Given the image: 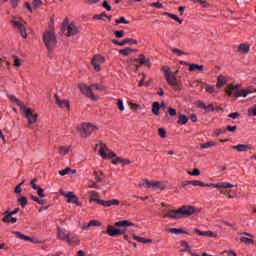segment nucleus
Returning a JSON list of instances; mask_svg holds the SVG:
<instances>
[{"label":"nucleus","instance_id":"f257e3e1","mask_svg":"<svg viewBox=\"0 0 256 256\" xmlns=\"http://www.w3.org/2000/svg\"><path fill=\"white\" fill-rule=\"evenodd\" d=\"M10 101H12V103H16V105H18V107H20L21 111H23L26 119H28V123L29 125H33V123H37V114L33 113V110H31V108H25V104H23V102L19 99H17V97L10 95L9 96Z\"/></svg>","mask_w":256,"mask_h":256},{"label":"nucleus","instance_id":"f03ea898","mask_svg":"<svg viewBox=\"0 0 256 256\" xmlns=\"http://www.w3.org/2000/svg\"><path fill=\"white\" fill-rule=\"evenodd\" d=\"M195 213V207L193 206H182L178 210H170L163 215L164 218L171 217V219H181L184 215L189 217Z\"/></svg>","mask_w":256,"mask_h":256},{"label":"nucleus","instance_id":"7ed1b4c3","mask_svg":"<svg viewBox=\"0 0 256 256\" xmlns=\"http://www.w3.org/2000/svg\"><path fill=\"white\" fill-rule=\"evenodd\" d=\"M240 87L239 85L230 84L226 87L225 92L229 97H231V95H234V97H247L250 93H255L256 91L253 87L244 90H240Z\"/></svg>","mask_w":256,"mask_h":256},{"label":"nucleus","instance_id":"20e7f679","mask_svg":"<svg viewBox=\"0 0 256 256\" xmlns=\"http://www.w3.org/2000/svg\"><path fill=\"white\" fill-rule=\"evenodd\" d=\"M79 89L81 93H83V95H86V97H89L90 99H92V101H97L99 97L93 94V89H96V91H103V86L99 84H92L91 86H87L86 84H80Z\"/></svg>","mask_w":256,"mask_h":256},{"label":"nucleus","instance_id":"39448f33","mask_svg":"<svg viewBox=\"0 0 256 256\" xmlns=\"http://www.w3.org/2000/svg\"><path fill=\"white\" fill-rule=\"evenodd\" d=\"M190 185L194 187H215L216 189H233L234 185L229 182H219L217 184H205L199 180H190Z\"/></svg>","mask_w":256,"mask_h":256},{"label":"nucleus","instance_id":"423d86ee","mask_svg":"<svg viewBox=\"0 0 256 256\" xmlns=\"http://www.w3.org/2000/svg\"><path fill=\"white\" fill-rule=\"evenodd\" d=\"M61 31L66 35V37H71L73 35H77L79 33V30L77 29V26L75 24H69V19L65 18V20L62 23Z\"/></svg>","mask_w":256,"mask_h":256},{"label":"nucleus","instance_id":"0eeeda50","mask_svg":"<svg viewBox=\"0 0 256 256\" xmlns=\"http://www.w3.org/2000/svg\"><path fill=\"white\" fill-rule=\"evenodd\" d=\"M165 79L167 83L173 87L174 91H181L183 89V84L177 81V77H175V74L171 73V71L165 70Z\"/></svg>","mask_w":256,"mask_h":256},{"label":"nucleus","instance_id":"6e6552de","mask_svg":"<svg viewBox=\"0 0 256 256\" xmlns=\"http://www.w3.org/2000/svg\"><path fill=\"white\" fill-rule=\"evenodd\" d=\"M43 41L48 51H51L53 47L57 45V38L55 37V32H53V30H49L48 32L44 33Z\"/></svg>","mask_w":256,"mask_h":256},{"label":"nucleus","instance_id":"1a4fd4ad","mask_svg":"<svg viewBox=\"0 0 256 256\" xmlns=\"http://www.w3.org/2000/svg\"><path fill=\"white\" fill-rule=\"evenodd\" d=\"M97 129V126L91 123H83L80 128L78 127V131L82 137H89V135L95 133Z\"/></svg>","mask_w":256,"mask_h":256},{"label":"nucleus","instance_id":"9d476101","mask_svg":"<svg viewBox=\"0 0 256 256\" xmlns=\"http://www.w3.org/2000/svg\"><path fill=\"white\" fill-rule=\"evenodd\" d=\"M96 147H100L99 155L102 157V159L107 157H109V159H115V157H117V154L107 148V146H105L103 143L97 144Z\"/></svg>","mask_w":256,"mask_h":256},{"label":"nucleus","instance_id":"9b49d317","mask_svg":"<svg viewBox=\"0 0 256 256\" xmlns=\"http://www.w3.org/2000/svg\"><path fill=\"white\" fill-rule=\"evenodd\" d=\"M105 63V58L101 55H95L92 59V65L95 71H101V64Z\"/></svg>","mask_w":256,"mask_h":256},{"label":"nucleus","instance_id":"f8f14e48","mask_svg":"<svg viewBox=\"0 0 256 256\" xmlns=\"http://www.w3.org/2000/svg\"><path fill=\"white\" fill-rule=\"evenodd\" d=\"M12 25H13V27H17V29H18V31H20V35H21V37H23V39H27V30H26L24 24H22L19 21L12 20Z\"/></svg>","mask_w":256,"mask_h":256},{"label":"nucleus","instance_id":"ddd939ff","mask_svg":"<svg viewBox=\"0 0 256 256\" xmlns=\"http://www.w3.org/2000/svg\"><path fill=\"white\" fill-rule=\"evenodd\" d=\"M137 63H139V65H146V67H151V62L143 54H140L139 58L133 60V65H137Z\"/></svg>","mask_w":256,"mask_h":256},{"label":"nucleus","instance_id":"4468645a","mask_svg":"<svg viewBox=\"0 0 256 256\" xmlns=\"http://www.w3.org/2000/svg\"><path fill=\"white\" fill-rule=\"evenodd\" d=\"M106 233L110 237H117V235H124L125 231L121 230V229H117V228L113 227L112 225H110V226H108Z\"/></svg>","mask_w":256,"mask_h":256},{"label":"nucleus","instance_id":"2eb2a0df","mask_svg":"<svg viewBox=\"0 0 256 256\" xmlns=\"http://www.w3.org/2000/svg\"><path fill=\"white\" fill-rule=\"evenodd\" d=\"M112 43L114 45H119L120 47H123L124 45H137V40L132 38H125L122 42H119L118 40H112Z\"/></svg>","mask_w":256,"mask_h":256},{"label":"nucleus","instance_id":"dca6fc26","mask_svg":"<svg viewBox=\"0 0 256 256\" xmlns=\"http://www.w3.org/2000/svg\"><path fill=\"white\" fill-rule=\"evenodd\" d=\"M194 233H196L197 235H200V237H217V234L211 231H201L197 228L194 229Z\"/></svg>","mask_w":256,"mask_h":256},{"label":"nucleus","instance_id":"f3484780","mask_svg":"<svg viewBox=\"0 0 256 256\" xmlns=\"http://www.w3.org/2000/svg\"><path fill=\"white\" fill-rule=\"evenodd\" d=\"M232 149L238 151L239 153H245V151H249V149H251V146L247 144H239L236 146H232Z\"/></svg>","mask_w":256,"mask_h":256},{"label":"nucleus","instance_id":"a211bd4d","mask_svg":"<svg viewBox=\"0 0 256 256\" xmlns=\"http://www.w3.org/2000/svg\"><path fill=\"white\" fill-rule=\"evenodd\" d=\"M55 100L57 105H59V107L66 108L69 111V108H70L69 101L67 100L61 101V99H59V96L57 94H55Z\"/></svg>","mask_w":256,"mask_h":256},{"label":"nucleus","instance_id":"6ab92c4d","mask_svg":"<svg viewBox=\"0 0 256 256\" xmlns=\"http://www.w3.org/2000/svg\"><path fill=\"white\" fill-rule=\"evenodd\" d=\"M12 233L16 235L17 239H21L22 241H31L32 243H35V241H33V238L26 236L24 234H21V232L19 231H13Z\"/></svg>","mask_w":256,"mask_h":256},{"label":"nucleus","instance_id":"aec40b11","mask_svg":"<svg viewBox=\"0 0 256 256\" xmlns=\"http://www.w3.org/2000/svg\"><path fill=\"white\" fill-rule=\"evenodd\" d=\"M62 195L68 199V203H77L78 201L77 196L73 192L62 193Z\"/></svg>","mask_w":256,"mask_h":256},{"label":"nucleus","instance_id":"412c9836","mask_svg":"<svg viewBox=\"0 0 256 256\" xmlns=\"http://www.w3.org/2000/svg\"><path fill=\"white\" fill-rule=\"evenodd\" d=\"M114 225H115V227H133V226H135V224H133L129 220L118 221Z\"/></svg>","mask_w":256,"mask_h":256},{"label":"nucleus","instance_id":"4be33fe9","mask_svg":"<svg viewBox=\"0 0 256 256\" xmlns=\"http://www.w3.org/2000/svg\"><path fill=\"white\" fill-rule=\"evenodd\" d=\"M57 235H58V239H60L61 241L67 242V238H69L68 234L65 233L64 230L61 228H58Z\"/></svg>","mask_w":256,"mask_h":256},{"label":"nucleus","instance_id":"5701e85b","mask_svg":"<svg viewBox=\"0 0 256 256\" xmlns=\"http://www.w3.org/2000/svg\"><path fill=\"white\" fill-rule=\"evenodd\" d=\"M5 216L2 218L4 223H17V218L12 217L11 214H4Z\"/></svg>","mask_w":256,"mask_h":256},{"label":"nucleus","instance_id":"b1692460","mask_svg":"<svg viewBox=\"0 0 256 256\" xmlns=\"http://www.w3.org/2000/svg\"><path fill=\"white\" fill-rule=\"evenodd\" d=\"M225 83H227V78H225V76H218L216 87L221 89Z\"/></svg>","mask_w":256,"mask_h":256},{"label":"nucleus","instance_id":"393cba45","mask_svg":"<svg viewBox=\"0 0 256 256\" xmlns=\"http://www.w3.org/2000/svg\"><path fill=\"white\" fill-rule=\"evenodd\" d=\"M160 109H161V104H159V102H154L152 104V113H153V115H159Z\"/></svg>","mask_w":256,"mask_h":256},{"label":"nucleus","instance_id":"a878e982","mask_svg":"<svg viewBox=\"0 0 256 256\" xmlns=\"http://www.w3.org/2000/svg\"><path fill=\"white\" fill-rule=\"evenodd\" d=\"M92 201H95V203H98V205H103L104 207H111L110 200L104 201V200H99L97 198H94V199H92Z\"/></svg>","mask_w":256,"mask_h":256},{"label":"nucleus","instance_id":"bb28decb","mask_svg":"<svg viewBox=\"0 0 256 256\" xmlns=\"http://www.w3.org/2000/svg\"><path fill=\"white\" fill-rule=\"evenodd\" d=\"M203 69H205V66L197 64H191L189 67V71H203Z\"/></svg>","mask_w":256,"mask_h":256},{"label":"nucleus","instance_id":"cd10ccee","mask_svg":"<svg viewBox=\"0 0 256 256\" xmlns=\"http://www.w3.org/2000/svg\"><path fill=\"white\" fill-rule=\"evenodd\" d=\"M135 51H137V50H133L131 48H125V49L120 50L119 54L127 57V55H131V53H135Z\"/></svg>","mask_w":256,"mask_h":256},{"label":"nucleus","instance_id":"c85d7f7f","mask_svg":"<svg viewBox=\"0 0 256 256\" xmlns=\"http://www.w3.org/2000/svg\"><path fill=\"white\" fill-rule=\"evenodd\" d=\"M101 223L97 220H91L87 226H84L83 229H89V227H99Z\"/></svg>","mask_w":256,"mask_h":256},{"label":"nucleus","instance_id":"c756f323","mask_svg":"<svg viewBox=\"0 0 256 256\" xmlns=\"http://www.w3.org/2000/svg\"><path fill=\"white\" fill-rule=\"evenodd\" d=\"M81 242V240H79L78 238H75V237H69L67 238V241L66 243H68L69 245H79V243Z\"/></svg>","mask_w":256,"mask_h":256},{"label":"nucleus","instance_id":"7c9ffc66","mask_svg":"<svg viewBox=\"0 0 256 256\" xmlns=\"http://www.w3.org/2000/svg\"><path fill=\"white\" fill-rule=\"evenodd\" d=\"M70 149H71V146H61L59 148V154L60 155H67V153H69Z\"/></svg>","mask_w":256,"mask_h":256},{"label":"nucleus","instance_id":"2f4dec72","mask_svg":"<svg viewBox=\"0 0 256 256\" xmlns=\"http://www.w3.org/2000/svg\"><path fill=\"white\" fill-rule=\"evenodd\" d=\"M164 15H167L168 17H170V19H174V21H177L180 25H181V23H183V20L179 19V17L175 14L165 12Z\"/></svg>","mask_w":256,"mask_h":256},{"label":"nucleus","instance_id":"473e14b6","mask_svg":"<svg viewBox=\"0 0 256 256\" xmlns=\"http://www.w3.org/2000/svg\"><path fill=\"white\" fill-rule=\"evenodd\" d=\"M187 121H189V118H187V116L180 114L179 118H178V124L179 125H185L187 123Z\"/></svg>","mask_w":256,"mask_h":256},{"label":"nucleus","instance_id":"72a5a7b5","mask_svg":"<svg viewBox=\"0 0 256 256\" xmlns=\"http://www.w3.org/2000/svg\"><path fill=\"white\" fill-rule=\"evenodd\" d=\"M238 51L240 53H249V45L247 44H240Z\"/></svg>","mask_w":256,"mask_h":256},{"label":"nucleus","instance_id":"f704fd0d","mask_svg":"<svg viewBox=\"0 0 256 256\" xmlns=\"http://www.w3.org/2000/svg\"><path fill=\"white\" fill-rule=\"evenodd\" d=\"M201 149H209L211 147H215V142L210 141V142H206L204 144H200Z\"/></svg>","mask_w":256,"mask_h":256},{"label":"nucleus","instance_id":"c9c22d12","mask_svg":"<svg viewBox=\"0 0 256 256\" xmlns=\"http://www.w3.org/2000/svg\"><path fill=\"white\" fill-rule=\"evenodd\" d=\"M152 183L149 180H142V182L140 183V187H146V189H151L152 187Z\"/></svg>","mask_w":256,"mask_h":256},{"label":"nucleus","instance_id":"e433bc0d","mask_svg":"<svg viewBox=\"0 0 256 256\" xmlns=\"http://www.w3.org/2000/svg\"><path fill=\"white\" fill-rule=\"evenodd\" d=\"M43 5V0H33L32 7L34 9H39V7Z\"/></svg>","mask_w":256,"mask_h":256},{"label":"nucleus","instance_id":"4c0bfd02","mask_svg":"<svg viewBox=\"0 0 256 256\" xmlns=\"http://www.w3.org/2000/svg\"><path fill=\"white\" fill-rule=\"evenodd\" d=\"M90 197H91L90 203H93V202L95 203V200L93 199H99V194L96 191H91Z\"/></svg>","mask_w":256,"mask_h":256},{"label":"nucleus","instance_id":"58836bf2","mask_svg":"<svg viewBox=\"0 0 256 256\" xmlns=\"http://www.w3.org/2000/svg\"><path fill=\"white\" fill-rule=\"evenodd\" d=\"M169 232L174 233V235H181V233H185L183 229H177V228H170Z\"/></svg>","mask_w":256,"mask_h":256},{"label":"nucleus","instance_id":"ea45409f","mask_svg":"<svg viewBox=\"0 0 256 256\" xmlns=\"http://www.w3.org/2000/svg\"><path fill=\"white\" fill-rule=\"evenodd\" d=\"M18 203H20L21 207L27 206V197L22 196L18 199Z\"/></svg>","mask_w":256,"mask_h":256},{"label":"nucleus","instance_id":"a19ab883","mask_svg":"<svg viewBox=\"0 0 256 256\" xmlns=\"http://www.w3.org/2000/svg\"><path fill=\"white\" fill-rule=\"evenodd\" d=\"M188 175H192L194 177H197L198 175H201V170H199L198 168H195L192 172L188 171Z\"/></svg>","mask_w":256,"mask_h":256},{"label":"nucleus","instance_id":"79ce46f5","mask_svg":"<svg viewBox=\"0 0 256 256\" xmlns=\"http://www.w3.org/2000/svg\"><path fill=\"white\" fill-rule=\"evenodd\" d=\"M117 107H118L119 111H125V106L123 105V99H118Z\"/></svg>","mask_w":256,"mask_h":256},{"label":"nucleus","instance_id":"37998d69","mask_svg":"<svg viewBox=\"0 0 256 256\" xmlns=\"http://www.w3.org/2000/svg\"><path fill=\"white\" fill-rule=\"evenodd\" d=\"M181 245H182V247H184V250H182V251H187V252L191 253V247L189 246V244L187 242L183 241V242H181Z\"/></svg>","mask_w":256,"mask_h":256},{"label":"nucleus","instance_id":"c03bdc74","mask_svg":"<svg viewBox=\"0 0 256 256\" xmlns=\"http://www.w3.org/2000/svg\"><path fill=\"white\" fill-rule=\"evenodd\" d=\"M240 241H241L242 243H245L246 245H249L250 243H253V239L247 238V237H241V238H240Z\"/></svg>","mask_w":256,"mask_h":256},{"label":"nucleus","instance_id":"a18cd8bd","mask_svg":"<svg viewBox=\"0 0 256 256\" xmlns=\"http://www.w3.org/2000/svg\"><path fill=\"white\" fill-rule=\"evenodd\" d=\"M114 35H115V37H116L117 39H121V38H123V36L125 35V31H123V30L115 31V32H114Z\"/></svg>","mask_w":256,"mask_h":256},{"label":"nucleus","instance_id":"49530a36","mask_svg":"<svg viewBox=\"0 0 256 256\" xmlns=\"http://www.w3.org/2000/svg\"><path fill=\"white\" fill-rule=\"evenodd\" d=\"M69 173H71V168H69V167L59 171V175H61L62 177Z\"/></svg>","mask_w":256,"mask_h":256},{"label":"nucleus","instance_id":"de8ad7c7","mask_svg":"<svg viewBox=\"0 0 256 256\" xmlns=\"http://www.w3.org/2000/svg\"><path fill=\"white\" fill-rule=\"evenodd\" d=\"M172 53H174L175 55H187L186 52L180 50V49H177V48H173L172 49Z\"/></svg>","mask_w":256,"mask_h":256},{"label":"nucleus","instance_id":"09e8293b","mask_svg":"<svg viewBox=\"0 0 256 256\" xmlns=\"http://www.w3.org/2000/svg\"><path fill=\"white\" fill-rule=\"evenodd\" d=\"M158 133H159L160 137H162V139H165V137L167 135V131H165L164 128H159Z\"/></svg>","mask_w":256,"mask_h":256},{"label":"nucleus","instance_id":"8fccbe9b","mask_svg":"<svg viewBox=\"0 0 256 256\" xmlns=\"http://www.w3.org/2000/svg\"><path fill=\"white\" fill-rule=\"evenodd\" d=\"M17 213H19V208H15L12 212H10L9 210H7V211H5L4 212V215H11V216H13V215H17Z\"/></svg>","mask_w":256,"mask_h":256},{"label":"nucleus","instance_id":"3c124183","mask_svg":"<svg viewBox=\"0 0 256 256\" xmlns=\"http://www.w3.org/2000/svg\"><path fill=\"white\" fill-rule=\"evenodd\" d=\"M168 114L170 115V117H175V115H177V110L174 108L169 107L168 108Z\"/></svg>","mask_w":256,"mask_h":256},{"label":"nucleus","instance_id":"603ef678","mask_svg":"<svg viewBox=\"0 0 256 256\" xmlns=\"http://www.w3.org/2000/svg\"><path fill=\"white\" fill-rule=\"evenodd\" d=\"M37 178H34L31 180V186H32V189H34V191H37V189L39 188V186H37Z\"/></svg>","mask_w":256,"mask_h":256},{"label":"nucleus","instance_id":"864d4df0","mask_svg":"<svg viewBox=\"0 0 256 256\" xmlns=\"http://www.w3.org/2000/svg\"><path fill=\"white\" fill-rule=\"evenodd\" d=\"M38 197H45L44 190L41 187L36 189Z\"/></svg>","mask_w":256,"mask_h":256},{"label":"nucleus","instance_id":"5fc2aeb1","mask_svg":"<svg viewBox=\"0 0 256 256\" xmlns=\"http://www.w3.org/2000/svg\"><path fill=\"white\" fill-rule=\"evenodd\" d=\"M249 117H255L256 116V108H250L248 110Z\"/></svg>","mask_w":256,"mask_h":256},{"label":"nucleus","instance_id":"6e6d98bb","mask_svg":"<svg viewBox=\"0 0 256 256\" xmlns=\"http://www.w3.org/2000/svg\"><path fill=\"white\" fill-rule=\"evenodd\" d=\"M206 91L208 93H215V86L206 85Z\"/></svg>","mask_w":256,"mask_h":256},{"label":"nucleus","instance_id":"4d7b16f0","mask_svg":"<svg viewBox=\"0 0 256 256\" xmlns=\"http://www.w3.org/2000/svg\"><path fill=\"white\" fill-rule=\"evenodd\" d=\"M151 7H156L157 9H163V4L160 2H154L151 4Z\"/></svg>","mask_w":256,"mask_h":256},{"label":"nucleus","instance_id":"13d9d810","mask_svg":"<svg viewBox=\"0 0 256 256\" xmlns=\"http://www.w3.org/2000/svg\"><path fill=\"white\" fill-rule=\"evenodd\" d=\"M102 7H104L106 11H111V6L109 5V3H107V1H104L102 3Z\"/></svg>","mask_w":256,"mask_h":256},{"label":"nucleus","instance_id":"bf43d9fd","mask_svg":"<svg viewBox=\"0 0 256 256\" xmlns=\"http://www.w3.org/2000/svg\"><path fill=\"white\" fill-rule=\"evenodd\" d=\"M152 189H161V182H152Z\"/></svg>","mask_w":256,"mask_h":256},{"label":"nucleus","instance_id":"052dcab7","mask_svg":"<svg viewBox=\"0 0 256 256\" xmlns=\"http://www.w3.org/2000/svg\"><path fill=\"white\" fill-rule=\"evenodd\" d=\"M239 115H240L239 112H234V113H230L228 117H230V119H237Z\"/></svg>","mask_w":256,"mask_h":256},{"label":"nucleus","instance_id":"680f3d73","mask_svg":"<svg viewBox=\"0 0 256 256\" xmlns=\"http://www.w3.org/2000/svg\"><path fill=\"white\" fill-rule=\"evenodd\" d=\"M103 17H107V14L105 12H102L100 15H94V19H103Z\"/></svg>","mask_w":256,"mask_h":256},{"label":"nucleus","instance_id":"e2e57ef3","mask_svg":"<svg viewBox=\"0 0 256 256\" xmlns=\"http://www.w3.org/2000/svg\"><path fill=\"white\" fill-rule=\"evenodd\" d=\"M10 1H11V5H12L13 9H17V5L20 0H10Z\"/></svg>","mask_w":256,"mask_h":256},{"label":"nucleus","instance_id":"0e129e2a","mask_svg":"<svg viewBox=\"0 0 256 256\" xmlns=\"http://www.w3.org/2000/svg\"><path fill=\"white\" fill-rule=\"evenodd\" d=\"M120 163H122V165H130L131 164V160H129V159H122L121 158V162Z\"/></svg>","mask_w":256,"mask_h":256},{"label":"nucleus","instance_id":"69168bd1","mask_svg":"<svg viewBox=\"0 0 256 256\" xmlns=\"http://www.w3.org/2000/svg\"><path fill=\"white\" fill-rule=\"evenodd\" d=\"M14 65H15V67H21V59L16 58V59L14 60Z\"/></svg>","mask_w":256,"mask_h":256},{"label":"nucleus","instance_id":"338daca9","mask_svg":"<svg viewBox=\"0 0 256 256\" xmlns=\"http://www.w3.org/2000/svg\"><path fill=\"white\" fill-rule=\"evenodd\" d=\"M112 163H113V165H117V163H121V158H119V157H115L113 160H112Z\"/></svg>","mask_w":256,"mask_h":256},{"label":"nucleus","instance_id":"774afa93","mask_svg":"<svg viewBox=\"0 0 256 256\" xmlns=\"http://www.w3.org/2000/svg\"><path fill=\"white\" fill-rule=\"evenodd\" d=\"M112 205H119V200H110V207Z\"/></svg>","mask_w":256,"mask_h":256}]
</instances>
